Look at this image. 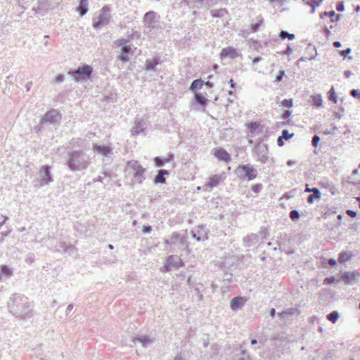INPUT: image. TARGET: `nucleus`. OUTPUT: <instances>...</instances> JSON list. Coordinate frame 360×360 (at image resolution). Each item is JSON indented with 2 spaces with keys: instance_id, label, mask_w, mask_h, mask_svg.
Returning <instances> with one entry per match:
<instances>
[{
  "instance_id": "f257e3e1",
  "label": "nucleus",
  "mask_w": 360,
  "mask_h": 360,
  "mask_svg": "<svg viewBox=\"0 0 360 360\" xmlns=\"http://www.w3.org/2000/svg\"><path fill=\"white\" fill-rule=\"evenodd\" d=\"M65 160L67 166L72 172L84 170L91 163L89 156L82 150L69 151Z\"/></svg>"
},
{
  "instance_id": "f03ea898",
  "label": "nucleus",
  "mask_w": 360,
  "mask_h": 360,
  "mask_svg": "<svg viewBox=\"0 0 360 360\" xmlns=\"http://www.w3.org/2000/svg\"><path fill=\"white\" fill-rule=\"evenodd\" d=\"M10 311L15 316L21 318L30 316V305L27 298L19 294H14L11 297L8 303Z\"/></svg>"
},
{
  "instance_id": "7ed1b4c3",
  "label": "nucleus",
  "mask_w": 360,
  "mask_h": 360,
  "mask_svg": "<svg viewBox=\"0 0 360 360\" xmlns=\"http://www.w3.org/2000/svg\"><path fill=\"white\" fill-rule=\"evenodd\" d=\"M146 169L143 167L137 160H129L127 162L125 172L131 174L138 184H141L146 179Z\"/></svg>"
},
{
  "instance_id": "20e7f679",
  "label": "nucleus",
  "mask_w": 360,
  "mask_h": 360,
  "mask_svg": "<svg viewBox=\"0 0 360 360\" xmlns=\"http://www.w3.org/2000/svg\"><path fill=\"white\" fill-rule=\"evenodd\" d=\"M92 72L93 68L91 66L84 65L75 70H70L68 75H70L75 81L80 82L89 79Z\"/></svg>"
},
{
  "instance_id": "39448f33",
  "label": "nucleus",
  "mask_w": 360,
  "mask_h": 360,
  "mask_svg": "<svg viewBox=\"0 0 360 360\" xmlns=\"http://www.w3.org/2000/svg\"><path fill=\"white\" fill-rule=\"evenodd\" d=\"M110 11V7L108 5H105L101 8L98 16L94 18L93 27L94 29H101L109 23L110 15L108 13Z\"/></svg>"
},
{
  "instance_id": "423d86ee",
  "label": "nucleus",
  "mask_w": 360,
  "mask_h": 360,
  "mask_svg": "<svg viewBox=\"0 0 360 360\" xmlns=\"http://www.w3.org/2000/svg\"><path fill=\"white\" fill-rule=\"evenodd\" d=\"M237 176L241 179L251 181L257 177L256 169L250 165H240L235 170Z\"/></svg>"
},
{
  "instance_id": "0eeeda50",
  "label": "nucleus",
  "mask_w": 360,
  "mask_h": 360,
  "mask_svg": "<svg viewBox=\"0 0 360 360\" xmlns=\"http://www.w3.org/2000/svg\"><path fill=\"white\" fill-rule=\"evenodd\" d=\"M39 179L37 180V181H39V186H44L49 184L53 181L52 175L51 174V167L49 165L41 166L39 171Z\"/></svg>"
},
{
  "instance_id": "6e6552de",
  "label": "nucleus",
  "mask_w": 360,
  "mask_h": 360,
  "mask_svg": "<svg viewBox=\"0 0 360 360\" xmlns=\"http://www.w3.org/2000/svg\"><path fill=\"white\" fill-rule=\"evenodd\" d=\"M267 152L268 147L266 144L264 143H258L257 144L253 149V154L256 156L257 160L262 162L265 163L267 160Z\"/></svg>"
},
{
  "instance_id": "1a4fd4ad",
  "label": "nucleus",
  "mask_w": 360,
  "mask_h": 360,
  "mask_svg": "<svg viewBox=\"0 0 360 360\" xmlns=\"http://www.w3.org/2000/svg\"><path fill=\"white\" fill-rule=\"evenodd\" d=\"M159 22V16L153 11L147 12L143 17L144 25L148 28H153Z\"/></svg>"
},
{
  "instance_id": "9d476101",
  "label": "nucleus",
  "mask_w": 360,
  "mask_h": 360,
  "mask_svg": "<svg viewBox=\"0 0 360 360\" xmlns=\"http://www.w3.org/2000/svg\"><path fill=\"white\" fill-rule=\"evenodd\" d=\"M360 278V274L356 271H346L342 274L341 280L347 285H353Z\"/></svg>"
},
{
  "instance_id": "9b49d317",
  "label": "nucleus",
  "mask_w": 360,
  "mask_h": 360,
  "mask_svg": "<svg viewBox=\"0 0 360 360\" xmlns=\"http://www.w3.org/2000/svg\"><path fill=\"white\" fill-rule=\"evenodd\" d=\"M207 229L202 225L198 226L191 232L192 237L197 241L205 240L207 239Z\"/></svg>"
},
{
  "instance_id": "f8f14e48",
  "label": "nucleus",
  "mask_w": 360,
  "mask_h": 360,
  "mask_svg": "<svg viewBox=\"0 0 360 360\" xmlns=\"http://www.w3.org/2000/svg\"><path fill=\"white\" fill-rule=\"evenodd\" d=\"M60 118L59 113L56 110L48 111L41 120V124H54Z\"/></svg>"
},
{
  "instance_id": "ddd939ff",
  "label": "nucleus",
  "mask_w": 360,
  "mask_h": 360,
  "mask_svg": "<svg viewBox=\"0 0 360 360\" xmlns=\"http://www.w3.org/2000/svg\"><path fill=\"white\" fill-rule=\"evenodd\" d=\"M147 125V123L143 120L136 119L134 126L132 127L131 132L133 135H146V129Z\"/></svg>"
},
{
  "instance_id": "4468645a",
  "label": "nucleus",
  "mask_w": 360,
  "mask_h": 360,
  "mask_svg": "<svg viewBox=\"0 0 360 360\" xmlns=\"http://www.w3.org/2000/svg\"><path fill=\"white\" fill-rule=\"evenodd\" d=\"M169 238L171 239L172 245H180V246L183 248H187L188 244L186 238L184 236H181L179 233L174 232L169 236Z\"/></svg>"
},
{
  "instance_id": "2eb2a0df",
  "label": "nucleus",
  "mask_w": 360,
  "mask_h": 360,
  "mask_svg": "<svg viewBox=\"0 0 360 360\" xmlns=\"http://www.w3.org/2000/svg\"><path fill=\"white\" fill-rule=\"evenodd\" d=\"M214 155L219 160L224 161L227 163L231 160L230 154L222 148H215Z\"/></svg>"
},
{
  "instance_id": "dca6fc26",
  "label": "nucleus",
  "mask_w": 360,
  "mask_h": 360,
  "mask_svg": "<svg viewBox=\"0 0 360 360\" xmlns=\"http://www.w3.org/2000/svg\"><path fill=\"white\" fill-rule=\"evenodd\" d=\"M129 54H133L132 49L129 45H125L121 49V53L118 59L122 63H127L129 61Z\"/></svg>"
},
{
  "instance_id": "f3484780",
  "label": "nucleus",
  "mask_w": 360,
  "mask_h": 360,
  "mask_svg": "<svg viewBox=\"0 0 360 360\" xmlns=\"http://www.w3.org/2000/svg\"><path fill=\"white\" fill-rule=\"evenodd\" d=\"M245 298L243 297L238 296L233 298L231 301V309L236 311L243 307L245 302Z\"/></svg>"
},
{
  "instance_id": "a211bd4d",
  "label": "nucleus",
  "mask_w": 360,
  "mask_h": 360,
  "mask_svg": "<svg viewBox=\"0 0 360 360\" xmlns=\"http://www.w3.org/2000/svg\"><path fill=\"white\" fill-rule=\"evenodd\" d=\"M239 56L236 49L233 47H226L222 49L221 53V58L230 57L231 58H236Z\"/></svg>"
},
{
  "instance_id": "6ab92c4d",
  "label": "nucleus",
  "mask_w": 360,
  "mask_h": 360,
  "mask_svg": "<svg viewBox=\"0 0 360 360\" xmlns=\"http://www.w3.org/2000/svg\"><path fill=\"white\" fill-rule=\"evenodd\" d=\"M224 177L222 175L215 174L209 178V181L206 184V186L212 188L217 186L221 181L224 180Z\"/></svg>"
},
{
  "instance_id": "aec40b11",
  "label": "nucleus",
  "mask_w": 360,
  "mask_h": 360,
  "mask_svg": "<svg viewBox=\"0 0 360 360\" xmlns=\"http://www.w3.org/2000/svg\"><path fill=\"white\" fill-rule=\"evenodd\" d=\"M93 150L94 151L104 156H108L112 152V148L110 147L97 144L94 145Z\"/></svg>"
},
{
  "instance_id": "412c9836",
  "label": "nucleus",
  "mask_w": 360,
  "mask_h": 360,
  "mask_svg": "<svg viewBox=\"0 0 360 360\" xmlns=\"http://www.w3.org/2000/svg\"><path fill=\"white\" fill-rule=\"evenodd\" d=\"M167 260L169 265H171V266L176 269H179L183 265L182 260L179 257L175 255L169 256Z\"/></svg>"
},
{
  "instance_id": "4be33fe9",
  "label": "nucleus",
  "mask_w": 360,
  "mask_h": 360,
  "mask_svg": "<svg viewBox=\"0 0 360 360\" xmlns=\"http://www.w3.org/2000/svg\"><path fill=\"white\" fill-rule=\"evenodd\" d=\"M134 342H140L143 347H146L153 343V340L147 335L139 336L133 340Z\"/></svg>"
},
{
  "instance_id": "5701e85b",
  "label": "nucleus",
  "mask_w": 360,
  "mask_h": 360,
  "mask_svg": "<svg viewBox=\"0 0 360 360\" xmlns=\"http://www.w3.org/2000/svg\"><path fill=\"white\" fill-rule=\"evenodd\" d=\"M169 172L165 169H160L158 172L157 175L154 179V182L155 184H164L165 183V175H169Z\"/></svg>"
},
{
  "instance_id": "b1692460",
  "label": "nucleus",
  "mask_w": 360,
  "mask_h": 360,
  "mask_svg": "<svg viewBox=\"0 0 360 360\" xmlns=\"http://www.w3.org/2000/svg\"><path fill=\"white\" fill-rule=\"evenodd\" d=\"M243 243L246 247H250L255 244L258 240V236L256 234L248 235L243 238Z\"/></svg>"
},
{
  "instance_id": "393cba45",
  "label": "nucleus",
  "mask_w": 360,
  "mask_h": 360,
  "mask_svg": "<svg viewBox=\"0 0 360 360\" xmlns=\"http://www.w3.org/2000/svg\"><path fill=\"white\" fill-rule=\"evenodd\" d=\"M329 16L330 18H331V22H335V21H339L341 18H342V15L340 14H338L336 15L335 14V12L334 11H324L323 13H322L320 15V18L321 19H323V18L325 17H328Z\"/></svg>"
},
{
  "instance_id": "a878e982",
  "label": "nucleus",
  "mask_w": 360,
  "mask_h": 360,
  "mask_svg": "<svg viewBox=\"0 0 360 360\" xmlns=\"http://www.w3.org/2000/svg\"><path fill=\"white\" fill-rule=\"evenodd\" d=\"M321 198V193L317 188H314L311 194H310L307 198V202L309 204H312L316 200H320Z\"/></svg>"
},
{
  "instance_id": "bb28decb",
  "label": "nucleus",
  "mask_w": 360,
  "mask_h": 360,
  "mask_svg": "<svg viewBox=\"0 0 360 360\" xmlns=\"http://www.w3.org/2000/svg\"><path fill=\"white\" fill-rule=\"evenodd\" d=\"M77 11L81 16L84 15L88 12V0H79V4Z\"/></svg>"
},
{
  "instance_id": "cd10ccee",
  "label": "nucleus",
  "mask_w": 360,
  "mask_h": 360,
  "mask_svg": "<svg viewBox=\"0 0 360 360\" xmlns=\"http://www.w3.org/2000/svg\"><path fill=\"white\" fill-rule=\"evenodd\" d=\"M194 99L195 103L199 104L202 108H205L207 104L208 100L201 94L195 93Z\"/></svg>"
},
{
  "instance_id": "c85d7f7f",
  "label": "nucleus",
  "mask_w": 360,
  "mask_h": 360,
  "mask_svg": "<svg viewBox=\"0 0 360 360\" xmlns=\"http://www.w3.org/2000/svg\"><path fill=\"white\" fill-rule=\"evenodd\" d=\"M203 85L204 82L201 79H195L191 83L189 90L193 92H196L198 90L200 89Z\"/></svg>"
},
{
  "instance_id": "c756f323",
  "label": "nucleus",
  "mask_w": 360,
  "mask_h": 360,
  "mask_svg": "<svg viewBox=\"0 0 360 360\" xmlns=\"http://www.w3.org/2000/svg\"><path fill=\"white\" fill-rule=\"evenodd\" d=\"M172 155L169 158L156 157L154 158V162L157 167H162L165 164L169 162L172 159Z\"/></svg>"
},
{
  "instance_id": "7c9ffc66",
  "label": "nucleus",
  "mask_w": 360,
  "mask_h": 360,
  "mask_svg": "<svg viewBox=\"0 0 360 360\" xmlns=\"http://www.w3.org/2000/svg\"><path fill=\"white\" fill-rule=\"evenodd\" d=\"M160 63V58H155L153 60H147L146 61V69L147 70H151Z\"/></svg>"
},
{
  "instance_id": "2f4dec72",
  "label": "nucleus",
  "mask_w": 360,
  "mask_h": 360,
  "mask_svg": "<svg viewBox=\"0 0 360 360\" xmlns=\"http://www.w3.org/2000/svg\"><path fill=\"white\" fill-rule=\"evenodd\" d=\"M298 311V310L295 308H290L285 311H283L281 313H278V316H281L282 319H285L289 316H291L294 314L295 312Z\"/></svg>"
},
{
  "instance_id": "473e14b6",
  "label": "nucleus",
  "mask_w": 360,
  "mask_h": 360,
  "mask_svg": "<svg viewBox=\"0 0 360 360\" xmlns=\"http://www.w3.org/2000/svg\"><path fill=\"white\" fill-rule=\"evenodd\" d=\"M313 105L315 107H320L322 105L323 99L321 94H315L314 96H311Z\"/></svg>"
},
{
  "instance_id": "72a5a7b5",
  "label": "nucleus",
  "mask_w": 360,
  "mask_h": 360,
  "mask_svg": "<svg viewBox=\"0 0 360 360\" xmlns=\"http://www.w3.org/2000/svg\"><path fill=\"white\" fill-rule=\"evenodd\" d=\"M279 37L281 39H288L289 40H293L295 38V35L294 34H290L285 30H281L279 33Z\"/></svg>"
},
{
  "instance_id": "f704fd0d",
  "label": "nucleus",
  "mask_w": 360,
  "mask_h": 360,
  "mask_svg": "<svg viewBox=\"0 0 360 360\" xmlns=\"http://www.w3.org/2000/svg\"><path fill=\"white\" fill-rule=\"evenodd\" d=\"M339 316V312L337 311H333L327 315V319L333 323H335L338 321Z\"/></svg>"
},
{
  "instance_id": "c9c22d12",
  "label": "nucleus",
  "mask_w": 360,
  "mask_h": 360,
  "mask_svg": "<svg viewBox=\"0 0 360 360\" xmlns=\"http://www.w3.org/2000/svg\"><path fill=\"white\" fill-rule=\"evenodd\" d=\"M351 254L347 252H342L339 255L338 262L340 263H343L345 262L349 261L351 259Z\"/></svg>"
},
{
  "instance_id": "e433bc0d",
  "label": "nucleus",
  "mask_w": 360,
  "mask_h": 360,
  "mask_svg": "<svg viewBox=\"0 0 360 360\" xmlns=\"http://www.w3.org/2000/svg\"><path fill=\"white\" fill-rule=\"evenodd\" d=\"M248 129L251 134H255L259 127V124L257 122H252L247 124Z\"/></svg>"
},
{
  "instance_id": "4c0bfd02",
  "label": "nucleus",
  "mask_w": 360,
  "mask_h": 360,
  "mask_svg": "<svg viewBox=\"0 0 360 360\" xmlns=\"http://www.w3.org/2000/svg\"><path fill=\"white\" fill-rule=\"evenodd\" d=\"M1 273L7 277L11 276L13 274L11 269L6 265L1 266Z\"/></svg>"
},
{
  "instance_id": "58836bf2",
  "label": "nucleus",
  "mask_w": 360,
  "mask_h": 360,
  "mask_svg": "<svg viewBox=\"0 0 360 360\" xmlns=\"http://www.w3.org/2000/svg\"><path fill=\"white\" fill-rule=\"evenodd\" d=\"M130 42V39H124V38H120L114 41V44L117 46H124L125 45H127V44Z\"/></svg>"
},
{
  "instance_id": "ea45409f",
  "label": "nucleus",
  "mask_w": 360,
  "mask_h": 360,
  "mask_svg": "<svg viewBox=\"0 0 360 360\" xmlns=\"http://www.w3.org/2000/svg\"><path fill=\"white\" fill-rule=\"evenodd\" d=\"M262 22V19H260L257 22L251 24V25H250V31L248 32V33H250V32H257L259 30V27L261 25Z\"/></svg>"
},
{
  "instance_id": "a19ab883",
  "label": "nucleus",
  "mask_w": 360,
  "mask_h": 360,
  "mask_svg": "<svg viewBox=\"0 0 360 360\" xmlns=\"http://www.w3.org/2000/svg\"><path fill=\"white\" fill-rule=\"evenodd\" d=\"M238 360H252L250 355L246 350L242 349L240 351V356Z\"/></svg>"
},
{
  "instance_id": "79ce46f5",
  "label": "nucleus",
  "mask_w": 360,
  "mask_h": 360,
  "mask_svg": "<svg viewBox=\"0 0 360 360\" xmlns=\"http://www.w3.org/2000/svg\"><path fill=\"white\" fill-rule=\"evenodd\" d=\"M300 214L297 210H292L290 212V217L292 221H296L300 219Z\"/></svg>"
},
{
  "instance_id": "37998d69",
  "label": "nucleus",
  "mask_w": 360,
  "mask_h": 360,
  "mask_svg": "<svg viewBox=\"0 0 360 360\" xmlns=\"http://www.w3.org/2000/svg\"><path fill=\"white\" fill-rule=\"evenodd\" d=\"M294 136V134H290L288 129H283L281 132V138H283L284 140L288 141L291 139Z\"/></svg>"
},
{
  "instance_id": "c03bdc74",
  "label": "nucleus",
  "mask_w": 360,
  "mask_h": 360,
  "mask_svg": "<svg viewBox=\"0 0 360 360\" xmlns=\"http://www.w3.org/2000/svg\"><path fill=\"white\" fill-rule=\"evenodd\" d=\"M329 100L334 103H337V97L335 94V90L333 87H332L329 91Z\"/></svg>"
},
{
  "instance_id": "a18cd8bd",
  "label": "nucleus",
  "mask_w": 360,
  "mask_h": 360,
  "mask_svg": "<svg viewBox=\"0 0 360 360\" xmlns=\"http://www.w3.org/2000/svg\"><path fill=\"white\" fill-rule=\"evenodd\" d=\"M252 191L255 192V193H259L262 189V184H257L252 186L251 188Z\"/></svg>"
},
{
  "instance_id": "49530a36",
  "label": "nucleus",
  "mask_w": 360,
  "mask_h": 360,
  "mask_svg": "<svg viewBox=\"0 0 360 360\" xmlns=\"http://www.w3.org/2000/svg\"><path fill=\"white\" fill-rule=\"evenodd\" d=\"M281 104L284 107H286V108H290L292 107L293 103H292V99H284L282 102H281Z\"/></svg>"
},
{
  "instance_id": "de8ad7c7",
  "label": "nucleus",
  "mask_w": 360,
  "mask_h": 360,
  "mask_svg": "<svg viewBox=\"0 0 360 360\" xmlns=\"http://www.w3.org/2000/svg\"><path fill=\"white\" fill-rule=\"evenodd\" d=\"M62 248H64V252L70 251L73 252L75 250V248L73 245H66L65 243H63L61 245Z\"/></svg>"
},
{
  "instance_id": "09e8293b",
  "label": "nucleus",
  "mask_w": 360,
  "mask_h": 360,
  "mask_svg": "<svg viewBox=\"0 0 360 360\" xmlns=\"http://www.w3.org/2000/svg\"><path fill=\"white\" fill-rule=\"evenodd\" d=\"M335 281L336 279L334 276L326 277L323 281V283L326 285H330L333 283Z\"/></svg>"
},
{
  "instance_id": "8fccbe9b",
  "label": "nucleus",
  "mask_w": 360,
  "mask_h": 360,
  "mask_svg": "<svg viewBox=\"0 0 360 360\" xmlns=\"http://www.w3.org/2000/svg\"><path fill=\"white\" fill-rule=\"evenodd\" d=\"M285 76V71L280 70L278 73V75L275 78L276 82H279L283 79V77Z\"/></svg>"
},
{
  "instance_id": "3c124183",
  "label": "nucleus",
  "mask_w": 360,
  "mask_h": 360,
  "mask_svg": "<svg viewBox=\"0 0 360 360\" xmlns=\"http://www.w3.org/2000/svg\"><path fill=\"white\" fill-rule=\"evenodd\" d=\"M350 94L354 98L360 99V90L359 89H352L350 92Z\"/></svg>"
},
{
  "instance_id": "603ef678",
  "label": "nucleus",
  "mask_w": 360,
  "mask_h": 360,
  "mask_svg": "<svg viewBox=\"0 0 360 360\" xmlns=\"http://www.w3.org/2000/svg\"><path fill=\"white\" fill-rule=\"evenodd\" d=\"M320 137L318 136V135H314L312 138V141H311V143H312V146H314V147H316L319 141H320Z\"/></svg>"
},
{
  "instance_id": "864d4df0",
  "label": "nucleus",
  "mask_w": 360,
  "mask_h": 360,
  "mask_svg": "<svg viewBox=\"0 0 360 360\" xmlns=\"http://www.w3.org/2000/svg\"><path fill=\"white\" fill-rule=\"evenodd\" d=\"M336 9L339 12H342L345 11V5H344L343 1H340L338 3V4L336 6Z\"/></svg>"
},
{
  "instance_id": "5fc2aeb1",
  "label": "nucleus",
  "mask_w": 360,
  "mask_h": 360,
  "mask_svg": "<svg viewBox=\"0 0 360 360\" xmlns=\"http://www.w3.org/2000/svg\"><path fill=\"white\" fill-rule=\"evenodd\" d=\"M352 52V49L351 48H347L345 50H342V51H340V54L342 56H344V57H346L350 53Z\"/></svg>"
},
{
  "instance_id": "6e6d98bb",
  "label": "nucleus",
  "mask_w": 360,
  "mask_h": 360,
  "mask_svg": "<svg viewBox=\"0 0 360 360\" xmlns=\"http://www.w3.org/2000/svg\"><path fill=\"white\" fill-rule=\"evenodd\" d=\"M65 79V77L63 75L59 74L56 75L54 78V81L57 83H62Z\"/></svg>"
},
{
  "instance_id": "4d7b16f0",
  "label": "nucleus",
  "mask_w": 360,
  "mask_h": 360,
  "mask_svg": "<svg viewBox=\"0 0 360 360\" xmlns=\"http://www.w3.org/2000/svg\"><path fill=\"white\" fill-rule=\"evenodd\" d=\"M152 231V226L150 225H146L143 227L142 232L144 234H148L150 233Z\"/></svg>"
},
{
  "instance_id": "13d9d810",
  "label": "nucleus",
  "mask_w": 360,
  "mask_h": 360,
  "mask_svg": "<svg viewBox=\"0 0 360 360\" xmlns=\"http://www.w3.org/2000/svg\"><path fill=\"white\" fill-rule=\"evenodd\" d=\"M140 33L137 31H135L134 32L131 34H130L127 39H130V41L134 39V38H139L140 37Z\"/></svg>"
},
{
  "instance_id": "bf43d9fd",
  "label": "nucleus",
  "mask_w": 360,
  "mask_h": 360,
  "mask_svg": "<svg viewBox=\"0 0 360 360\" xmlns=\"http://www.w3.org/2000/svg\"><path fill=\"white\" fill-rule=\"evenodd\" d=\"M164 243L165 245H171L170 251L172 252H174V248H172V244L170 238L165 239Z\"/></svg>"
},
{
  "instance_id": "052dcab7",
  "label": "nucleus",
  "mask_w": 360,
  "mask_h": 360,
  "mask_svg": "<svg viewBox=\"0 0 360 360\" xmlns=\"http://www.w3.org/2000/svg\"><path fill=\"white\" fill-rule=\"evenodd\" d=\"M346 213L348 216H349L352 218H354L356 216V212L352 210H347Z\"/></svg>"
},
{
  "instance_id": "680f3d73",
  "label": "nucleus",
  "mask_w": 360,
  "mask_h": 360,
  "mask_svg": "<svg viewBox=\"0 0 360 360\" xmlns=\"http://www.w3.org/2000/svg\"><path fill=\"white\" fill-rule=\"evenodd\" d=\"M291 113H292V112H291V111H290V110H285V111L283 112V114L282 115V118H283V119H284V120H285V119L288 118V117L290 116Z\"/></svg>"
},
{
  "instance_id": "e2e57ef3",
  "label": "nucleus",
  "mask_w": 360,
  "mask_h": 360,
  "mask_svg": "<svg viewBox=\"0 0 360 360\" xmlns=\"http://www.w3.org/2000/svg\"><path fill=\"white\" fill-rule=\"evenodd\" d=\"M292 48L290 47V46H288V47L286 48V49L282 53L283 55H290V53H292Z\"/></svg>"
},
{
  "instance_id": "0e129e2a",
  "label": "nucleus",
  "mask_w": 360,
  "mask_h": 360,
  "mask_svg": "<svg viewBox=\"0 0 360 360\" xmlns=\"http://www.w3.org/2000/svg\"><path fill=\"white\" fill-rule=\"evenodd\" d=\"M284 139L281 138V136L277 139V144L278 146H283L284 145Z\"/></svg>"
},
{
  "instance_id": "69168bd1",
  "label": "nucleus",
  "mask_w": 360,
  "mask_h": 360,
  "mask_svg": "<svg viewBox=\"0 0 360 360\" xmlns=\"http://www.w3.org/2000/svg\"><path fill=\"white\" fill-rule=\"evenodd\" d=\"M312 5H314L315 8H316L322 4L323 0H312Z\"/></svg>"
},
{
  "instance_id": "338daca9",
  "label": "nucleus",
  "mask_w": 360,
  "mask_h": 360,
  "mask_svg": "<svg viewBox=\"0 0 360 360\" xmlns=\"http://www.w3.org/2000/svg\"><path fill=\"white\" fill-rule=\"evenodd\" d=\"M337 262L335 259H329L328 260V264L330 265V266H335Z\"/></svg>"
},
{
  "instance_id": "774afa93",
  "label": "nucleus",
  "mask_w": 360,
  "mask_h": 360,
  "mask_svg": "<svg viewBox=\"0 0 360 360\" xmlns=\"http://www.w3.org/2000/svg\"><path fill=\"white\" fill-rule=\"evenodd\" d=\"M74 305L72 304H70L66 309V314H68L73 309Z\"/></svg>"
}]
</instances>
